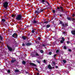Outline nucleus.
Listing matches in <instances>:
<instances>
[{
  "label": "nucleus",
  "instance_id": "nucleus-17",
  "mask_svg": "<svg viewBox=\"0 0 75 75\" xmlns=\"http://www.w3.org/2000/svg\"><path fill=\"white\" fill-rule=\"evenodd\" d=\"M67 20H70V21H71V17H67Z\"/></svg>",
  "mask_w": 75,
  "mask_h": 75
},
{
  "label": "nucleus",
  "instance_id": "nucleus-48",
  "mask_svg": "<svg viewBox=\"0 0 75 75\" xmlns=\"http://www.w3.org/2000/svg\"><path fill=\"white\" fill-rule=\"evenodd\" d=\"M69 51V52H71V49H68Z\"/></svg>",
  "mask_w": 75,
  "mask_h": 75
},
{
  "label": "nucleus",
  "instance_id": "nucleus-30",
  "mask_svg": "<svg viewBox=\"0 0 75 75\" xmlns=\"http://www.w3.org/2000/svg\"><path fill=\"white\" fill-rule=\"evenodd\" d=\"M59 24H62V21H60Z\"/></svg>",
  "mask_w": 75,
  "mask_h": 75
},
{
  "label": "nucleus",
  "instance_id": "nucleus-9",
  "mask_svg": "<svg viewBox=\"0 0 75 75\" xmlns=\"http://www.w3.org/2000/svg\"><path fill=\"white\" fill-rule=\"evenodd\" d=\"M32 45V44L28 42L26 43V46H30V45Z\"/></svg>",
  "mask_w": 75,
  "mask_h": 75
},
{
  "label": "nucleus",
  "instance_id": "nucleus-46",
  "mask_svg": "<svg viewBox=\"0 0 75 75\" xmlns=\"http://www.w3.org/2000/svg\"><path fill=\"white\" fill-rule=\"evenodd\" d=\"M67 44H69V43H70V42L69 41H67Z\"/></svg>",
  "mask_w": 75,
  "mask_h": 75
},
{
  "label": "nucleus",
  "instance_id": "nucleus-38",
  "mask_svg": "<svg viewBox=\"0 0 75 75\" xmlns=\"http://www.w3.org/2000/svg\"><path fill=\"white\" fill-rule=\"evenodd\" d=\"M64 50H66V49H67V47H66V46H64Z\"/></svg>",
  "mask_w": 75,
  "mask_h": 75
},
{
  "label": "nucleus",
  "instance_id": "nucleus-15",
  "mask_svg": "<svg viewBox=\"0 0 75 75\" xmlns=\"http://www.w3.org/2000/svg\"><path fill=\"white\" fill-rule=\"evenodd\" d=\"M35 52H34L33 53V54H32V57H35Z\"/></svg>",
  "mask_w": 75,
  "mask_h": 75
},
{
  "label": "nucleus",
  "instance_id": "nucleus-39",
  "mask_svg": "<svg viewBox=\"0 0 75 75\" xmlns=\"http://www.w3.org/2000/svg\"><path fill=\"white\" fill-rule=\"evenodd\" d=\"M38 39L39 40H41V37H38Z\"/></svg>",
  "mask_w": 75,
  "mask_h": 75
},
{
  "label": "nucleus",
  "instance_id": "nucleus-10",
  "mask_svg": "<svg viewBox=\"0 0 75 75\" xmlns=\"http://www.w3.org/2000/svg\"><path fill=\"white\" fill-rule=\"evenodd\" d=\"M71 33L72 34L74 35H75V30H72Z\"/></svg>",
  "mask_w": 75,
  "mask_h": 75
},
{
  "label": "nucleus",
  "instance_id": "nucleus-18",
  "mask_svg": "<svg viewBox=\"0 0 75 75\" xmlns=\"http://www.w3.org/2000/svg\"><path fill=\"white\" fill-rule=\"evenodd\" d=\"M22 64H23V65H25V64H26V62L25 61H22Z\"/></svg>",
  "mask_w": 75,
  "mask_h": 75
},
{
  "label": "nucleus",
  "instance_id": "nucleus-16",
  "mask_svg": "<svg viewBox=\"0 0 75 75\" xmlns=\"http://www.w3.org/2000/svg\"><path fill=\"white\" fill-rule=\"evenodd\" d=\"M22 38L23 40H25L27 38V37H25L24 36H23L22 37Z\"/></svg>",
  "mask_w": 75,
  "mask_h": 75
},
{
  "label": "nucleus",
  "instance_id": "nucleus-36",
  "mask_svg": "<svg viewBox=\"0 0 75 75\" xmlns=\"http://www.w3.org/2000/svg\"><path fill=\"white\" fill-rule=\"evenodd\" d=\"M7 72L8 73H10V70L9 69H8V70Z\"/></svg>",
  "mask_w": 75,
  "mask_h": 75
},
{
  "label": "nucleus",
  "instance_id": "nucleus-3",
  "mask_svg": "<svg viewBox=\"0 0 75 75\" xmlns=\"http://www.w3.org/2000/svg\"><path fill=\"white\" fill-rule=\"evenodd\" d=\"M8 3L7 1L5 2L4 3L3 6L6 9H7V8L8 7Z\"/></svg>",
  "mask_w": 75,
  "mask_h": 75
},
{
  "label": "nucleus",
  "instance_id": "nucleus-60",
  "mask_svg": "<svg viewBox=\"0 0 75 75\" xmlns=\"http://www.w3.org/2000/svg\"><path fill=\"white\" fill-rule=\"evenodd\" d=\"M63 34H65V32H63Z\"/></svg>",
  "mask_w": 75,
  "mask_h": 75
},
{
  "label": "nucleus",
  "instance_id": "nucleus-31",
  "mask_svg": "<svg viewBox=\"0 0 75 75\" xmlns=\"http://www.w3.org/2000/svg\"><path fill=\"white\" fill-rule=\"evenodd\" d=\"M37 62H38V64H40V62L38 60H36Z\"/></svg>",
  "mask_w": 75,
  "mask_h": 75
},
{
  "label": "nucleus",
  "instance_id": "nucleus-45",
  "mask_svg": "<svg viewBox=\"0 0 75 75\" xmlns=\"http://www.w3.org/2000/svg\"><path fill=\"white\" fill-rule=\"evenodd\" d=\"M32 33H34V30H32Z\"/></svg>",
  "mask_w": 75,
  "mask_h": 75
},
{
  "label": "nucleus",
  "instance_id": "nucleus-21",
  "mask_svg": "<svg viewBox=\"0 0 75 75\" xmlns=\"http://www.w3.org/2000/svg\"><path fill=\"white\" fill-rule=\"evenodd\" d=\"M62 62H64V64H66V63H67V61L65 60H63L62 61Z\"/></svg>",
  "mask_w": 75,
  "mask_h": 75
},
{
  "label": "nucleus",
  "instance_id": "nucleus-52",
  "mask_svg": "<svg viewBox=\"0 0 75 75\" xmlns=\"http://www.w3.org/2000/svg\"><path fill=\"white\" fill-rule=\"evenodd\" d=\"M22 46H25V44H24V43H23Z\"/></svg>",
  "mask_w": 75,
  "mask_h": 75
},
{
  "label": "nucleus",
  "instance_id": "nucleus-24",
  "mask_svg": "<svg viewBox=\"0 0 75 75\" xmlns=\"http://www.w3.org/2000/svg\"><path fill=\"white\" fill-rule=\"evenodd\" d=\"M1 21L3 22H6V20L4 19H2Z\"/></svg>",
  "mask_w": 75,
  "mask_h": 75
},
{
  "label": "nucleus",
  "instance_id": "nucleus-47",
  "mask_svg": "<svg viewBox=\"0 0 75 75\" xmlns=\"http://www.w3.org/2000/svg\"><path fill=\"white\" fill-rule=\"evenodd\" d=\"M43 62L44 63H46V60H43Z\"/></svg>",
  "mask_w": 75,
  "mask_h": 75
},
{
  "label": "nucleus",
  "instance_id": "nucleus-59",
  "mask_svg": "<svg viewBox=\"0 0 75 75\" xmlns=\"http://www.w3.org/2000/svg\"><path fill=\"white\" fill-rule=\"evenodd\" d=\"M37 10H40V8H37Z\"/></svg>",
  "mask_w": 75,
  "mask_h": 75
},
{
  "label": "nucleus",
  "instance_id": "nucleus-23",
  "mask_svg": "<svg viewBox=\"0 0 75 75\" xmlns=\"http://www.w3.org/2000/svg\"><path fill=\"white\" fill-rule=\"evenodd\" d=\"M15 72H19V70L18 69H16L15 71Z\"/></svg>",
  "mask_w": 75,
  "mask_h": 75
},
{
  "label": "nucleus",
  "instance_id": "nucleus-33",
  "mask_svg": "<svg viewBox=\"0 0 75 75\" xmlns=\"http://www.w3.org/2000/svg\"><path fill=\"white\" fill-rule=\"evenodd\" d=\"M57 10H59V9H60V8H60L59 7H58V6H57Z\"/></svg>",
  "mask_w": 75,
  "mask_h": 75
},
{
  "label": "nucleus",
  "instance_id": "nucleus-11",
  "mask_svg": "<svg viewBox=\"0 0 75 75\" xmlns=\"http://www.w3.org/2000/svg\"><path fill=\"white\" fill-rule=\"evenodd\" d=\"M30 65H32V66H33V67H36V66H37V65L36 64L33 63H30Z\"/></svg>",
  "mask_w": 75,
  "mask_h": 75
},
{
  "label": "nucleus",
  "instance_id": "nucleus-14",
  "mask_svg": "<svg viewBox=\"0 0 75 75\" xmlns=\"http://www.w3.org/2000/svg\"><path fill=\"white\" fill-rule=\"evenodd\" d=\"M35 52V57H36V56H37V57H39V56H40V55H39V54H38V52Z\"/></svg>",
  "mask_w": 75,
  "mask_h": 75
},
{
  "label": "nucleus",
  "instance_id": "nucleus-58",
  "mask_svg": "<svg viewBox=\"0 0 75 75\" xmlns=\"http://www.w3.org/2000/svg\"><path fill=\"white\" fill-rule=\"evenodd\" d=\"M42 45V46H43V47H45V45H43V44Z\"/></svg>",
  "mask_w": 75,
  "mask_h": 75
},
{
  "label": "nucleus",
  "instance_id": "nucleus-34",
  "mask_svg": "<svg viewBox=\"0 0 75 75\" xmlns=\"http://www.w3.org/2000/svg\"><path fill=\"white\" fill-rule=\"evenodd\" d=\"M59 52V50H57L56 52V53H58V52Z\"/></svg>",
  "mask_w": 75,
  "mask_h": 75
},
{
  "label": "nucleus",
  "instance_id": "nucleus-20",
  "mask_svg": "<svg viewBox=\"0 0 75 75\" xmlns=\"http://www.w3.org/2000/svg\"><path fill=\"white\" fill-rule=\"evenodd\" d=\"M62 41H65V38L64 37H62Z\"/></svg>",
  "mask_w": 75,
  "mask_h": 75
},
{
  "label": "nucleus",
  "instance_id": "nucleus-49",
  "mask_svg": "<svg viewBox=\"0 0 75 75\" xmlns=\"http://www.w3.org/2000/svg\"><path fill=\"white\" fill-rule=\"evenodd\" d=\"M25 74H28V71H25Z\"/></svg>",
  "mask_w": 75,
  "mask_h": 75
},
{
  "label": "nucleus",
  "instance_id": "nucleus-1",
  "mask_svg": "<svg viewBox=\"0 0 75 75\" xmlns=\"http://www.w3.org/2000/svg\"><path fill=\"white\" fill-rule=\"evenodd\" d=\"M22 19V15L19 14L17 15V16L16 18V20L18 21L21 20Z\"/></svg>",
  "mask_w": 75,
  "mask_h": 75
},
{
  "label": "nucleus",
  "instance_id": "nucleus-8",
  "mask_svg": "<svg viewBox=\"0 0 75 75\" xmlns=\"http://www.w3.org/2000/svg\"><path fill=\"white\" fill-rule=\"evenodd\" d=\"M62 27L63 28L66 27V26H68V23H66L65 24L63 23L62 24Z\"/></svg>",
  "mask_w": 75,
  "mask_h": 75
},
{
  "label": "nucleus",
  "instance_id": "nucleus-22",
  "mask_svg": "<svg viewBox=\"0 0 75 75\" xmlns=\"http://www.w3.org/2000/svg\"><path fill=\"white\" fill-rule=\"evenodd\" d=\"M60 9H61L62 11H64V10H63V9H64V8H63V7H62V6L60 7Z\"/></svg>",
  "mask_w": 75,
  "mask_h": 75
},
{
  "label": "nucleus",
  "instance_id": "nucleus-4",
  "mask_svg": "<svg viewBox=\"0 0 75 75\" xmlns=\"http://www.w3.org/2000/svg\"><path fill=\"white\" fill-rule=\"evenodd\" d=\"M44 10L42 9L40 10V11H35V13H37L36 15L37 16H38L39 13H41V12H42Z\"/></svg>",
  "mask_w": 75,
  "mask_h": 75
},
{
  "label": "nucleus",
  "instance_id": "nucleus-13",
  "mask_svg": "<svg viewBox=\"0 0 75 75\" xmlns=\"http://www.w3.org/2000/svg\"><path fill=\"white\" fill-rule=\"evenodd\" d=\"M15 61H16V59H12L11 60V63H14V62H15Z\"/></svg>",
  "mask_w": 75,
  "mask_h": 75
},
{
  "label": "nucleus",
  "instance_id": "nucleus-42",
  "mask_svg": "<svg viewBox=\"0 0 75 75\" xmlns=\"http://www.w3.org/2000/svg\"><path fill=\"white\" fill-rule=\"evenodd\" d=\"M49 55H51V54H52V52H49Z\"/></svg>",
  "mask_w": 75,
  "mask_h": 75
},
{
  "label": "nucleus",
  "instance_id": "nucleus-51",
  "mask_svg": "<svg viewBox=\"0 0 75 75\" xmlns=\"http://www.w3.org/2000/svg\"><path fill=\"white\" fill-rule=\"evenodd\" d=\"M55 67L56 68H58V67L57 66H55Z\"/></svg>",
  "mask_w": 75,
  "mask_h": 75
},
{
  "label": "nucleus",
  "instance_id": "nucleus-26",
  "mask_svg": "<svg viewBox=\"0 0 75 75\" xmlns=\"http://www.w3.org/2000/svg\"><path fill=\"white\" fill-rule=\"evenodd\" d=\"M50 21H51V20H50V21H46L44 22V23H45L46 24H47V23H49Z\"/></svg>",
  "mask_w": 75,
  "mask_h": 75
},
{
  "label": "nucleus",
  "instance_id": "nucleus-35",
  "mask_svg": "<svg viewBox=\"0 0 75 75\" xmlns=\"http://www.w3.org/2000/svg\"><path fill=\"white\" fill-rule=\"evenodd\" d=\"M16 15H15L14 14H13V15H12V17H16Z\"/></svg>",
  "mask_w": 75,
  "mask_h": 75
},
{
  "label": "nucleus",
  "instance_id": "nucleus-50",
  "mask_svg": "<svg viewBox=\"0 0 75 75\" xmlns=\"http://www.w3.org/2000/svg\"><path fill=\"white\" fill-rule=\"evenodd\" d=\"M59 16L61 17H62V16H63L62 15H60Z\"/></svg>",
  "mask_w": 75,
  "mask_h": 75
},
{
  "label": "nucleus",
  "instance_id": "nucleus-56",
  "mask_svg": "<svg viewBox=\"0 0 75 75\" xmlns=\"http://www.w3.org/2000/svg\"><path fill=\"white\" fill-rule=\"evenodd\" d=\"M49 8H50V7H47V8H46V9H49Z\"/></svg>",
  "mask_w": 75,
  "mask_h": 75
},
{
  "label": "nucleus",
  "instance_id": "nucleus-55",
  "mask_svg": "<svg viewBox=\"0 0 75 75\" xmlns=\"http://www.w3.org/2000/svg\"><path fill=\"white\" fill-rule=\"evenodd\" d=\"M35 70H36V71H38V69H37V68H35Z\"/></svg>",
  "mask_w": 75,
  "mask_h": 75
},
{
  "label": "nucleus",
  "instance_id": "nucleus-40",
  "mask_svg": "<svg viewBox=\"0 0 75 75\" xmlns=\"http://www.w3.org/2000/svg\"><path fill=\"white\" fill-rule=\"evenodd\" d=\"M52 12L53 13H55V10H53Z\"/></svg>",
  "mask_w": 75,
  "mask_h": 75
},
{
  "label": "nucleus",
  "instance_id": "nucleus-64",
  "mask_svg": "<svg viewBox=\"0 0 75 75\" xmlns=\"http://www.w3.org/2000/svg\"><path fill=\"white\" fill-rule=\"evenodd\" d=\"M14 46V45H13L12 46L13 47Z\"/></svg>",
  "mask_w": 75,
  "mask_h": 75
},
{
  "label": "nucleus",
  "instance_id": "nucleus-62",
  "mask_svg": "<svg viewBox=\"0 0 75 75\" xmlns=\"http://www.w3.org/2000/svg\"><path fill=\"white\" fill-rule=\"evenodd\" d=\"M44 9V10H46V9H46V8H45V9Z\"/></svg>",
  "mask_w": 75,
  "mask_h": 75
},
{
  "label": "nucleus",
  "instance_id": "nucleus-37",
  "mask_svg": "<svg viewBox=\"0 0 75 75\" xmlns=\"http://www.w3.org/2000/svg\"><path fill=\"white\" fill-rule=\"evenodd\" d=\"M52 24H53V25H55V22H54L53 21V22H52Z\"/></svg>",
  "mask_w": 75,
  "mask_h": 75
},
{
  "label": "nucleus",
  "instance_id": "nucleus-32",
  "mask_svg": "<svg viewBox=\"0 0 75 75\" xmlns=\"http://www.w3.org/2000/svg\"><path fill=\"white\" fill-rule=\"evenodd\" d=\"M64 41H63V40H61L60 41V43L61 44H63V42Z\"/></svg>",
  "mask_w": 75,
  "mask_h": 75
},
{
  "label": "nucleus",
  "instance_id": "nucleus-25",
  "mask_svg": "<svg viewBox=\"0 0 75 75\" xmlns=\"http://www.w3.org/2000/svg\"><path fill=\"white\" fill-rule=\"evenodd\" d=\"M36 44H40V42L37 41H35Z\"/></svg>",
  "mask_w": 75,
  "mask_h": 75
},
{
  "label": "nucleus",
  "instance_id": "nucleus-61",
  "mask_svg": "<svg viewBox=\"0 0 75 75\" xmlns=\"http://www.w3.org/2000/svg\"><path fill=\"white\" fill-rule=\"evenodd\" d=\"M62 13H64V10L62 11Z\"/></svg>",
  "mask_w": 75,
  "mask_h": 75
},
{
  "label": "nucleus",
  "instance_id": "nucleus-41",
  "mask_svg": "<svg viewBox=\"0 0 75 75\" xmlns=\"http://www.w3.org/2000/svg\"><path fill=\"white\" fill-rule=\"evenodd\" d=\"M0 39L1 40H3V38L1 37V36H0Z\"/></svg>",
  "mask_w": 75,
  "mask_h": 75
},
{
  "label": "nucleus",
  "instance_id": "nucleus-54",
  "mask_svg": "<svg viewBox=\"0 0 75 75\" xmlns=\"http://www.w3.org/2000/svg\"><path fill=\"white\" fill-rule=\"evenodd\" d=\"M12 59H13V60H14V59H15V58H12Z\"/></svg>",
  "mask_w": 75,
  "mask_h": 75
},
{
  "label": "nucleus",
  "instance_id": "nucleus-29",
  "mask_svg": "<svg viewBox=\"0 0 75 75\" xmlns=\"http://www.w3.org/2000/svg\"><path fill=\"white\" fill-rule=\"evenodd\" d=\"M55 16H53V17L52 18L51 20H52L54 19V18H55Z\"/></svg>",
  "mask_w": 75,
  "mask_h": 75
},
{
  "label": "nucleus",
  "instance_id": "nucleus-6",
  "mask_svg": "<svg viewBox=\"0 0 75 75\" xmlns=\"http://www.w3.org/2000/svg\"><path fill=\"white\" fill-rule=\"evenodd\" d=\"M18 36V35H17V33H14L13 35H12V37H14L15 38H17V37Z\"/></svg>",
  "mask_w": 75,
  "mask_h": 75
},
{
  "label": "nucleus",
  "instance_id": "nucleus-19",
  "mask_svg": "<svg viewBox=\"0 0 75 75\" xmlns=\"http://www.w3.org/2000/svg\"><path fill=\"white\" fill-rule=\"evenodd\" d=\"M51 26V25H47L46 26V27L48 28H49V27H50V26Z\"/></svg>",
  "mask_w": 75,
  "mask_h": 75
},
{
  "label": "nucleus",
  "instance_id": "nucleus-63",
  "mask_svg": "<svg viewBox=\"0 0 75 75\" xmlns=\"http://www.w3.org/2000/svg\"><path fill=\"white\" fill-rule=\"evenodd\" d=\"M52 68H54V67H53Z\"/></svg>",
  "mask_w": 75,
  "mask_h": 75
},
{
  "label": "nucleus",
  "instance_id": "nucleus-27",
  "mask_svg": "<svg viewBox=\"0 0 75 75\" xmlns=\"http://www.w3.org/2000/svg\"><path fill=\"white\" fill-rule=\"evenodd\" d=\"M40 52L41 53H42V54L44 53V51H43V50H41L40 51Z\"/></svg>",
  "mask_w": 75,
  "mask_h": 75
},
{
  "label": "nucleus",
  "instance_id": "nucleus-28",
  "mask_svg": "<svg viewBox=\"0 0 75 75\" xmlns=\"http://www.w3.org/2000/svg\"><path fill=\"white\" fill-rule=\"evenodd\" d=\"M52 63L54 65H55L56 64V63H55V62H52Z\"/></svg>",
  "mask_w": 75,
  "mask_h": 75
},
{
  "label": "nucleus",
  "instance_id": "nucleus-12",
  "mask_svg": "<svg viewBox=\"0 0 75 75\" xmlns=\"http://www.w3.org/2000/svg\"><path fill=\"white\" fill-rule=\"evenodd\" d=\"M47 67L48 68H49V69H52V67H51V65L50 64H49Z\"/></svg>",
  "mask_w": 75,
  "mask_h": 75
},
{
  "label": "nucleus",
  "instance_id": "nucleus-7",
  "mask_svg": "<svg viewBox=\"0 0 75 75\" xmlns=\"http://www.w3.org/2000/svg\"><path fill=\"white\" fill-rule=\"evenodd\" d=\"M7 47L8 50L9 51H12V50H13V49L12 48L9 46H8V45H7Z\"/></svg>",
  "mask_w": 75,
  "mask_h": 75
},
{
  "label": "nucleus",
  "instance_id": "nucleus-57",
  "mask_svg": "<svg viewBox=\"0 0 75 75\" xmlns=\"http://www.w3.org/2000/svg\"><path fill=\"white\" fill-rule=\"evenodd\" d=\"M73 20L74 21H75V19L74 18H73Z\"/></svg>",
  "mask_w": 75,
  "mask_h": 75
},
{
  "label": "nucleus",
  "instance_id": "nucleus-44",
  "mask_svg": "<svg viewBox=\"0 0 75 75\" xmlns=\"http://www.w3.org/2000/svg\"><path fill=\"white\" fill-rule=\"evenodd\" d=\"M31 24H30V26H29V25H27V26H26V27H27V28H28V27H31Z\"/></svg>",
  "mask_w": 75,
  "mask_h": 75
},
{
  "label": "nucleus",
  "instance_id": "nucleus-2",
  "mask_svg": "<svg viewBox=\"0 0 75 75\" xmlns=\"http://www.w3.org/2000/svg\"><path fill=\"white\" fill-rule=\"evenodd\" d=\"M41 0L42 1H41V3H42V4H45H45L44 3L45 2V3H47V4H48V6H47V7H48V6H49L50 7H51V5L50 4H49V3L47 1L45 0Z\"/></svg>",
  "mask_w": 75,
  "mask_h": 75
},
{
  "label": "nucleus",
  "instance_id": "nucleus-43",
  "mask_svg": "<svg viewBox=\"0 0 75 75\" xmlns=\"http://www.w3.org/2000/svg\"><path fill=\"white\" fill-rule=\"evenodd\" d=\"M56 56H57L56 54H55L53 56L54 58H55V57H56Z\"/></svg>",
  "mask_w": 75,
  "mask_h": 75
},
{
  "label": "nucleus",
  "instance_id": "nucleus-5",
  "mask_svg": "<svg viewBox=\"0 0 75 75\" xmlns=\"http://www.w3.org/2000/svg\"><path fill=\"white\" fill-rule=\"evenodd\" d=\"M35 18H34L33 21L32 22V24H38V21L35 20Z\"/></svg>",
  "mask_w": 75,
  "mask_h": 75
},
{
  "label": "nucleus",
  "instance_id": "nucleus-53",
  "mask_svg": "<svg viewBox=\"0 0 75 75\" xmlns=\"http://www.w3.org/2000/svg\"><path fill=\"white\" fill-rule=\"evenodd\" d=\"M72 17H75V14H73Z\"/></svg>",
  "mask_w": 75,
  "mask_h": 75
}]
</instances>
